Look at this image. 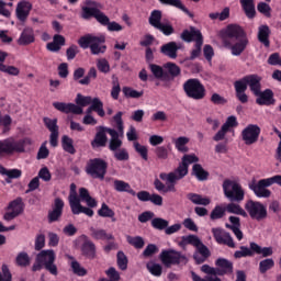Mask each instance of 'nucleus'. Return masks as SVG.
Segmentation results:
<instances>
[{
	"label": "nucleus",
	"instance_id": "nucleus-40",
	"mask_svg": "<svg viewBox=\"0 0 281 281\" xmlns=\"http://www.w3.org/2000/svg\"><path fill=\"white\" fill-rule=\"evenodd\" d=\"M67 258H69V260H72L70 263V267L75 276H79L81 278L87 276V269H85V267H81L78 260H76L72 256H69V255L67 256Z\"/></svg>",
	"mask_w": 281,
	"mask_h": 281
},
{
	"label": "nucleus",
	"instance_id": "nucleus-45",
	"mask_svg": "<svg viewBox=\"0 0 281 281\" xmlns=\"http://www.w3.org/2000/svg\"><path fill=\"white\" fill-rule=\"evenodd\" d=\"M171 175H173L175 183H177V181H181V179L188 175V166L181 162L178 168L171 172Z\"/></svg>",
	"mask_w": 281,
	"mask_h": 281
},
{
	"label": "nucleus",
	"instance_id": "nucleus-30",
	"mask_svg": "<svg viewBox=\"0 0 281 281\" xmlns=\"http://www.w3.org/2000/svg\"><path fill=\"white\" fill-rule=\"evenodd\" d=\"M108 133L111 136L109 149L112 150V153L120 150V148H122V139H120V137H122V134H120V132L115 131L114 128L108 130Z\"/></svg>",
	"mask_w": 281,
	"mask_h": 281
},
{
	"label": "nucleus",
	"instance_id": "nucleus-24",
	"mask_svg": "<svg viewBox=\"0 0 281 281\" xmlns=\"http://www.w3.org/2000/svg\"><path fill=\"white\" fill-rule=\"evenodd\" d=\"M217 268V276H226V273H232L234 271V263L225 258H218L215 261Z\"/></svg>",
	"mask_w": 281,
	"mask_h": 281
},
{
	"label": "nucleus",
	"instance_id": "nucleus-12",
	"mask_svg": "<svg viewBox=\"0 0 281 281\" xmlns=\"http://www.w3.org/2000/svg\"><path fill=\"white\" fill-rule=\"evenodd\" d=\"M160 260L165 267L170 265H181V262H188V258L183 254L176 250H164L160 254Z\"/></svg>",
	"mask_w": 281,
	"mask_h": 281
},
{
	"label": "nucleus",
	"instance_id": "nucleus-46",
	"mask_svg": "<svg viewBox=\"0 0 281 281\" xmlns=\"http://www.w3.org/2000/svg\"><path fill=\"white\" fill-rule=\"evenodd\" d=\"M170 225V222L168 220H164L161 217H154L151 220V227L154 229H158L159 232H166V228Z\"/></svg>",
	"mask_w": 281,
	"mask_h": 281
},
{
	"label": "nucleus",
	"instance_id": "nucleus-61",
	"mask_svg": "<svg viewBox=\"0 0 281 281\" xmlns=\"http://www.w3.org/2000/svg\"><path fill=\"white\" fill-rule=\"evenodd\" d=\"M123 93L125 98H134V99H138V98H142V95H144V91H137L131 87H124Z\"/></svg>",
	"mask_w": 281,
	"mask_h": 281
},
{
	"label": "nucleus",
	"instance_id": "nucleus-34",
	"mask_svg": "<svg viewBox=\"0 0 281 281\" xmlns=\"http://www.w3.org/2000/svg\"><path fill=\"white\" fill-rule=\"evenodd\" d=\"M250 247L252 251H255V255L262 256V258L273 256V247H261L260 245L256 244V241H251Z\"/></svg>",
	"mask_w": 281,
	"mask_h": 281
},
{
	"label": "nucleus",
	"instance_id": "nucleus-8",
	"mask_svg": "<svg viewBox=\"0 0 281 281\" xmlns=\"http://www.w3.org/2000/svg\"><path fill=\"white\" fill-rule=\"evenodd\" d=\"M109 165L102 158L90 159L86 166V172L92 179H100L103 181L106 176V169Z\"/></svg>",
	"mask_w": 281,
	"mask_h": 281
},
{
	"label": "nucleus",
	"instance_id": "nucleus-3",
	"mask_svg": "<svg viewBox=\"0 0 281 281\" xmlns=\"http://www.w3.org/2000/svg\"><path fill=\"white\" fill-rule=\"evenodd\" d=\"M106 42V37L104 35H92V34H87L85 36H81L78 40V45L82 49H89L91 54L94 56H98L100 54H104L106 52V45H102Z\"/></svg>",
	"mask_w": 281,
	"mask_h": 281
},
{
	"label": "nucleus",
	"instance_id": "nucleus-32",
	"mask_svg": "<svg viewBox=\"0 0 281 281\" xmlns=\"http://www.w3.org/2000/svg\"><path fill=\"white\" fill-rule=\"evenodd\" d=\"M0 175H2V177H8L5 179L7 183H12V179H21V175H23V172L21 169H7L0 165Z\"/></svg>",
	"mask_w": 281,
	"mask_h": 281
},
{
	"label": "nucleus",
	"instance_id": "nucleus-19",
	"mask_svg": "<svg viewBox=\"0 0 281 281\" xmlns=\"http://www.w3.org/2000/svg\"><path fill=\"white\" fill-rule=\"evenodd\" d=\"M9 142V155H13V153H25V147L32 144V139L23 138L16 140L14 138H8Z\"/></svg>",
	"mask_w": 281,
	"mask_h": 281
},
{
	"label": "nucleus",
	"instance_id": "nucleus-43",
	"mask_svg": "<svg viewBox=\"0 0 281 281\" xmlns=\"http://www.w3.org/2000/svg\"><path fill=\"white\" fill-rule=\"evenodd\" d=\"M90 106H92L93 111L98 113L100 117H104V115H106L104 112V103L102 100H100V98L92 99Z\"/></svg>",
	"mask_w": 281,
	"mask_h": 281
},
{
	"label": "nucleus",
	"instance_id": "nucleus-14",
	"mask_svg": "<svg viewBox=\"0 0 281 281\" xmlns=\"http://www.w3.org/2000/svg\"><path fill=\"white\" fill-rule=\"evenodd\" d=\"M213 238L216 240L218 245H226V247H231V249H236V243H234V238L227 232H225L221 227L212 228Z\"/></svg>",
	"mask_w": 281,
	"mask_h": 281
},
{
	"label": "nucleus",
	"instance_id": "nucleus-58",
	"mask_svg": "<svg viewBox=\"0 0 281 281\" xmlns=\"http://www.w3.org/2000/svg\"><path fill=\"white\" fill-rule=\"evenodd\" d=\"M92 100H93V98H91L89 95L85 97V95L78 93L76 97V100H75L76 106H80V109H82V106H89V104H91Z\"/></svg>",
	"mask_w": 281,
	"mask_h": 281
},
{
	"label": "nucleus",
	"instance_id": "nucleus-63",
	"mask_svg": "<svg viewBox=\"0 0 281 281\" xmlns=\"http://www.w3.org/2000/svg\"><path fill=\"white\" fill-rule=\"evenodd\" d=\"M247 76L234 82L235 93H243L247 91Z\"/></svg>",
	"mask_w": 281,
	"mask_h": 281
},
{
	"label": "nucleus",
	"instance_id": "nucleus-11",
	"mask_svg": "<svg viewBox=\"0 0 281 281\" xmlns=\"http://www.w3.org/2000/svg\"><path fill=\"white\" fill-rule=\"evenodd\" d=\"M249 190L254 191V194H256L259 199H269L271 196V190L268 188H271L269 184L268 179H261L259 181H256V179H252L248 183Z\"/></svg>",
	"mask_w": 281,
	"mask_h": 281
},
{
	"label": "nucleus",
	"instance_id": "nucleus-22",
	"mask_svg": "<svg viewBox=\"0 0 281 281\" xmlns=\"http://www.w3.org/2000/svg\"><path fill=\"white\" fill-rule=\"evenodd\" d=\"M34 41H36V36L34 35V29H32V26H26L23 29L20 37L18 38V45H32Z\"/></svg>",
	"mask_w": 281,
	"mask_h": 281
},
{
	"label": "nucleus",
	"instance_id": "nucleus-9",
	"mask_svg": "<svg viewBox=\"0 0 281 281\" xmlns=\"http://www.w3.org/2000/svg\"><path fill=\"white\" fill-rule=\"evenodd\" d=\"M70 210L72 214H86V216H93L94 212L92 209L87 206H82L80 203V198H78V193L76 192V183L70 184V194L68 196Z\"/></svg>",
	"mask_w": 281,
	"mask_h": 281
},
{
	"label": "nucleus",
	"instance_id": "nucleus-2",
	"mask_svg": "<svg viewBox=\"0 0 281 281\" xmlns=\"http://www.w3.org/2000/svg\"><path fill=\"white\" fill-rule=\"evenodd\" d=\"M181 245H192V247H195V251L193 252L195 265H203L212 256L210 248L196 235L182 236Z\"/></svg>",
	"mask_w": 281,
	"mask_h": 281
},
{
	"label": "nucleus",
	"instance_id": "nucleus-38",
	"mask_svg": "<svg viewBox=\"0 0 281 281\" xmlns=\"http://www.w3.org/2000/svg\"><path fill=\"white\" fill-rule=\"evenodd\" d=\"M191 175H193L198 181H207V177H210V172L203 169L201 164L193 165Z\"/></svg>",
	"mask_w": 281,
	"mask_h": 281
},
{
	"label": "nucleus",
	"instance_id": "nucleus-26",
	"mask_svg": "<svg viewBox=\"0 0 281 281\" xmlns=\"http://www.w3.org/2000/svg\"><path fill=\"white\" fill-rule=\"evenodd\" d=\"M228 221L231 224H226L227 229H232L233 234H235L237 240H243L244 234L240 231V217L238 216H229Z\"/></svg>",
	"mask_w": 281,
	"mask_h": 281
},
{
	"label": "nucleus",
	"instance_id": "nucleus-59",
	"mask_svg": "<svg viewBox=\"0 0 281 281\" xmlns=\"http://www.w3.org/2000/svg\"><path fill=\"white\" fill-rule=\"evenodd\" d=\"M209 18L212 21H216V19H218V21H225V20L229 19V8H225L221 13H218V12L210 13Z\"/></svg>",
	"mask_w": 281,
	"mask_h": 281
},
{
	"label": "nucleus",
	"instance_id": "nucleus-44",
	"mask_svg": "<svg viewBox=\"0 0 281 281\" xmlns=\"http://www.w3.org/2000/svg\"><path fill=\"white\" fill-rule=\"evenodd\" d=\"M98 214L102 217V218H112V223H115V212L113 210H111V207H109L106 205V203H103L101 205V209L98 211Z\"/></svg>",
	"mask_w": 281,
	"mask_h": 281
},
{
	"label": "nucleus",
	"instance_id": "nucleus-1",
	"mask_svg": "<svg viewBox=\"0 0 281 281\" xmlns=\"http://www.w3.org/2000/svg\"><path fill=\"white\" fill-rule=\"evenodd\" d=\"M46 269L50 276H58V266H56V252L53 249L41 250L32 266V271Z\"/></svg>",
	"mask_w": 281,
	"mask_h": 281
},
{
	"label": "nucleus",
	"instance_id": "nucleus-62",
	"mask_svg": "<svg viewBox=\"0 0 281 281\" xmlns=\"http://www.w3.org/2000/svg\"><path fill=\"white\" fill-rule=\"evenodd\" d=\"M147 270L149 271V273H151V276H155L156 278H159L162 272L161 265L155 262H148Z\"/></svg>",
	"mask_w": 281,
	"mask_h": 281
},
{
	"label": "nucleus",
	"instance_id": "nucleus-28",
	"mask_svg": "<svg viewBox=\"0 0 281 281\" xmlns=\"http://www.w3.org/2000/svg\"><path fill=\"white\" fill-rule=\"evenodd\" d=\"M260 80L262 79L258 75L246 76L247 86L249 87L254 95H260V91H261Z\"/></svg>",
	"mask_w": 281,
	"mask_h": 281
},
{
	"label": "nucleus",
	"instance_id": "nucleus-60",
	"mask_svg": "<svg viewBox=\"0 0 281 281\" xmlns=\"http://www.w3.org/2000/svg\"><path fill=\"white\" fill-rule=\"evenodd\" d=\"M134 148L138 155H140L144 161H148V147L139 144V142H134Z\"/></svg>",
	"mask_w": 281,
	"mask_h": 281
},
{
	"label": "nucleus",
	"instance_id": "nucleus-56",
	"mask_svg": "<svg viewBox=\"0 0 281 281\" xmlns=\"http://www.w3.org/2000/svg\"><path fill=\"white\" fill-rule=\"evenodd\" d=\"M225 206L216 205L210 215L211 221H218L225 216Z\"/></svg>",
	"mask_w": 281,
	"mask_h": 281
},
{
	"label": "nucleus",
	"instance_id": "nucleus-7",
	"mask_svg": "<svg viewBox=\"0 0 281 281\" xmlns=\"http://www.w3.org/2000/svg\"><path fill=\"white\" fill-rule=\"evenodd\" d=\"M182 88L187 98L191 100H203L205 98V86L196 78L188 79Z\"/></svg>",
	"mask_w": 281,
	"mask_h": 281
},
{
	"label": "nucleus",
	"instance_id": "nucleus-15",
	"mask_svg": "<svg viewBox=\"0 0 281 281\" xmlns=\"http://www.w3.org/2000/svg\"><path fill=\"white\" fill-rule=\"evenodd\" d=\"M30 12H32V2L22 0L16 4L15 16L20 23H26Z\"/></svg>",
	"mask_w": 281,
	"mask_h": 281
},
{
	"label": "nucleus",
	"instance_id": "nucleus-42",
	"mask_svg": "<svg viewBox=\"0 0 281 281\" xmlns=\"http://www.w3.org/2000/svg\"><path fill=\"white\" fill-rule=\"evenodd\" d=\"M61 147L66 153L70 155H76V148L74 147V139L71 137L64 135L61 137Z\"/></svg>",
	"mask_w": 281,
	"mask_h": 281
},
{
	"label": "nucleus",
	"instance_id": "nucleus-48",
	"mask_svg": "<svg viewBox=\"0 0 281 281\" xmlns=\"http://www.w3.org/2000/svg\"><path fill=\"white\" fill-rule=\"evenodd\" d=\"M160 24H162L161 23V11L154 10L149 16V25H151V27H155L157 30Z\"/></svg>",
	"mask_w": 281,
	"mask_h": 281
},
{
	"label": "nucleus",
	"instance_id": "nucleus-41",
	"mask_svg": "<svg viewBox=\"0 0 281 281\" xmlns=\"http://www.w3.org/2000/svg\"><path fill=\"white\" fill-rule=\"evenodd\" d=\"M251 256H255L254 249L247 246H240L239 250H236L234 252V258L240 259V258H251Z\"/></svg>",
	"mask_w": 281,
	"mask_h": 281
},
{
	"label": "nucleus",
	"instance_id": "nucleus-10",
	"mask_svg": "<svg viewBox=\"0 0 281 281\" xmlns=\"http://www.w3.org/2000/svg\"><path fill=\"white\" fill-rule=\"evenodd\" d=\"M245 210L250 218L252 221H257V223H260V221H265V218H267V206H265V204L261 202L248 200L245 203Z\"/></svg>",
	"mask_w": 281,
	"mask_h": 281
},
{
	"label": "nucleus",
	"instance_id": "nucleus-37",
	"mask_svg": "<svg viewBox=\"0 0 281 281\" xmlns=\"http://www.w3.org/2000/svg\"><path fill=\"white\" fill-rule=\"evenodd\" d=\"M114 190H116V192H127V194H132V196H136L137 194L135 190L131 188V184L124 180H114Z\"/></svg>",
	"mask_w": 281,
	"mask_h": 281
},
{
	"label": "nucleus",
	"instance_id": "nucleus-13",
	"mask_svg": "<svg viewBox=\"0 0 281 281\" xmlns=\"http://www.w3.org/2000/svg\"><path fill=\"white\" fill-rule=\"evenodd\" d=\"M260 133V126L256 124H249L241 131V139L246 146H251L258 142Z\"/></svg>",
	"mask_w": 281,
	"mask_h": 281
},
{
	"label": "nucleus",
	"instance_id": "nucleus-39",
	"mask_svg": "<svg viewBox=\"0 0 281 281\" xmlns=\"http://www.w3.org/2000/svg\"><path fill=\"white\" fill-rule=\"evenodd\" d=\"M175 147L179 153H188V144H190V138L187 136H180L173 139Z\"/></svg>",
	"mask_w": 281,
	"mask_h": 281
},
{
	"label": "nucleus",
	"instance_id": "nucleus-17",
	"mask_svg": "<svg viewBox=\"0 0 281 281\" xmlns=\"http://www.w3.org/2000/svg\"><path fill=\"white\" fill-rule=\"evenodd\" d=\"M109 131H112V128L104 126L97 127V134L94 135V138L91 142L92 148H104V146H106V142H109L106 133H109Z\"/></svg>",
	"mask_w": 281,
	"mask_h": 281
},
{
	"label": "nucleus",
	"instance_id": "nucleus-53",
	"mask_svg": "<svg viewBox=\"0 0 281 281\" xmlns=\"http://www.w3.org/2000/svg\"><path fill=\"white\" fill-rule=\"evenodd\" d=\"M98 78V70L92 67L89 69L86 77L79 80V85H91V80H95Z\"/></svg>",
	"mask_w": 281,
	"mask_h": 281
},
{
	"label": "nucleus",
	"instance_id": "nucleus-23",
	"mask_svg": "<svg viewBox=\"0 0 281 281\" xmlns=\"http://www.w3.org/2000/svg\"><path fill=\"white\" fill-rule=\"evenodd\" d=\"M89 232L93 240H115V236H113L111 233H108L104 228H95L90 226Z\"/></svg>",
	"mask_w": 281,
	"mask_h": 281
},
{
	"label": "nucleus",
	"instance_id": "nucleus-54",
	"mask_svg": "<svg viewBox=\"0 0 281 281\" xmlns=\"http://www.w3.org/2000/svg\"><path fill=\"white\" fill-rule=\"evenodd\" d=\"M30 255H27L25 251L20 252L15 258V263L18 267H30Z\"/></svg>",
	"mask_w": 281,
	"mask_h": 281
},
{
	"label": "nucleus",
	"instance_id": "nucleus-47",
	"mask_svg": "<svg viewBox=\"0 0 281 281\" xmlns=\"http://www.w3.org/2000/svg\"><path fill=\"white\" fill-rule=\"evenodd\" d=\"M126 240L128 245H132V247H135V249H144V245H146L142 236L133 237L131 235H127Z\"/></svg>",
	"mask_w": 281,
	"mask_h": 281
},
{
	"label": "nucleus",
	"instance_id": "nucleus-27",
	"mask_svg": "<svg viewBox=\"0 0 281 281\" xmlns=\"http://www.w3.org/2000/svg\"><path fill=\"white\" fill-rule=\"evenodd\" d=\"M81 254L82 256L88 258V260H95V257H97L95 244L89 239H86L81 245Z\"/></svg>",
	"mask_w": 281,
	"mask_h": 281
},
{
	"label": "nucleus",
	"instance_id": "nucleus-25",
	"mask_svg": "<svg viewBox=\"0 0 281 281\" xmlns=\"http://www.w3.org/2000/svg\"><path fill=\"white\" fill-rule=\"evenodd\" d=\"M256 102L259 106H269L270 104H273L276 102L273 99V91H271V89H266L263 92L260 90Z\"/></svg>",
	"mask_w": 281,
	"mask_h": 281
},
{
	"label": "nucleus",
	"instance_id": "nucleus-50",
	"mask_svg": "<svg viewBox=\"0 0 281 281\" xmlns=\"http://www.w3.org/2000/svg\"><path fill=\"white\" fill-rule=\"evenodd\" d=\"M124 115L123 112H117L113 116V122L115 124V127L117 128V133H120L121 137H124V121L122 120V116Z\"/></svg>",
	"mask_w": 281,
	"mask_h": 281
},
{
	"label": "nucleus",
	"instance_id": "nucleus-49",
	"mask_svg": "<svg viewBox=\"0 0 281 281\" xmlns=\"http://www.w3.org/2000/svg\"><path fill=\"white\" fill-rule=\"evenodd\" d=\"M8 210H11V212L18 214V216L23 212V199L18 198L10 202Z\"/></svg>",
	"mask_w": 281,
	"mask_h": 281
},
{
	"label": "nucleus",
	"instance_id": "nucleus-5",
	"mask_svg": "<svg viewBox=\"0 0 281 281\" xmlns=\"http://www.w3.org/2000/svg\"><path fill=\"white\" fill-rule=\"evenodd\" d=\"M181 41L184 43L195 42V48L191 52L190 60H194V58H199L201 56V47H203V34L201 31L194 26H190L189 30L182 31L180 34Z\"/></svg>",
	"mask_w": 281,
	"mask_h": 281
},
{
	"label": "nucleus",
	"instance_id": "nucleus-18",
	"mask_svg": "<svg viewBox=\"0 0 281 281\" xmlns=\"http://www.w3.org/2000/svg\"><path fill=\"white\" fill-rule=\"evenodd\" d=\"M53 106L57 111H60V113H72L74 115H82L83 113L82 108L76 105V103L54 102Z\"/></svg>",
	"mask_w": 281,
	"mask_h": 281
},
{
	"label": "nucleus",
	"instance_id": "nucleus-57",
	"mask_svg": "<svg viewBox=\"0 0 281 281\" xmlns=\"http://www.w3.org/2000/svg\"><path fill=\"white\" fill-rule=\"evenodd\" d=\"M43 122L50 133H58V119L44 117Z\"/></svg>",
	"mask_w": 281,
	"mask_h": 281
},
{
	"label": "nucleus",
	"instance_id": "nucleus-55",
	"mask_svg": "<svg viewBox=\"0 0 281 281\" xmlns=\"http://www.w3.org/2000/svg\"><path fill=\"white\" fill-rule=\"evenodd\" d=\"M276 267V261L273 259H263L259 262V271L260 273H267L269 270Z\"/></svg>",
	"mask_w": 281,
	"mask_h": 281
},
{
	"label": "nucleus",
	"instance_id": "nucleus-35",
	"mask_svg": "<svg viewBox=\"0 0 281 281\" xmlns=\"http://www.w3.org/2000/svg\"><path fill=\"white\" fill-rule=\"evenodd\" d=\"M239 3L248 19L256 16V4L254 0H239Z\"/></svg>",
	"mask_w": 281,
	"mask_h": 281
},
{
	"label": "nucleus",
	"instance_id": "nucleus-21",
	"mask_svg": "<svg viewBox=\"0 0 281 281\" xmlns=\"http://www.w3.org/2000/svg\"><path fill=\"white\" fill-rule=\"evenodd\" d=\"M182 48L183 44H177V42H169L160 47V52L164 54V56L175 59L177 58V53L179 52V49Z\"/></svg>",
	"mask_w": 281,
	"mask_h": 281
},
{
	"label": "nucleus",
	"instance_id": "nucleus-29",
	"mask_svg": "<svg viewBox=\"0 0 281 281\" xmlns=\"http://www.w3.org/2000/svg\"><path fill=\"white\" fill-rule=\"evenodd\" d=\"M271 36V29H269V25L263 24L260 25L258 29L257 38L261 45H265L266 47H270L271 42L269 41V37Z\"/></svg>",
	"mask_w": 281,
	"mask_h": 281
},
{
	"label": "nucleus",
	"instance_id": "nucleus-33",
	"mask_svg": "<svg viewBox=\"0 0 281 281\" xmlns=\"http://www.w3.org/2000/svg\"><path fill=\"white\" fill-rule=\"evenodd\" d=\"M236 43L231 46V52L233 56H240L243 52L247 49V45H249V38L244 37L241 40H235Z\"/></svg>",
	"mask_w": 281,
	"mask_h": 281
},
{
	"label": "nucleus",
	"instance_id": "nucleus-4",
	"mask_svg": "<svg viewBox=\"0 0 281 281\" xmlns=\"http://www.w3.org/2000/svg\"><path fill=\"white\" fill-rule=\"evenodd\" d=\"M81 19L89 21L95 19L100 25H109L110 19L100 10V3L93 0H86L85 5L81 8Z\"/></svg>",
	"mask_w": 281,
	"mask_h": 281
},
{
	"label": "nucleus",
	"instance_id": "nucleus-16",
	"mask_svg": "<svg viewBox=\"0 0 281 281\" xmlns=\"http://www.w3.org/2000/svg\"><path fill=\"white\" fill-rule=\"evenodd\" d=\"M224 38H231L232 41H240L243 38H247V33L241 29L238 24H229L224 30Z\"/></svg>",
	"mask_w": 281,
	"mask_h": 281
},
{
	"label": "nucleus",
	"instance_id": "nucleus-31",
	"mask_svg": "<svg viewBox=\"0 0 281 281\" xmlns=\"http://www.w3.org/2000/svg\"><path fill=\"white\" fill-rule=\"evenodd\" d=\"M5 58H8V53L0 52V71H2V74H9V76H19V68L14 66H5L3 64L5 63Z\"/></svg>",
	"mask_w": 281,
	"mask_h": 281
},
{
	"label": "nucleus",
	"instance_id": "nucleus-64",
	"mask_svg": "<svg viewBox=\"0 0 281 281\" xmlns=\"http://www.w3.org/2000/svg\"><path fill=\"white\" fill-rule=\"evenodd\" d=\"M156 30L162 32L165 36H171V34H175V27L169 22L160 24Z\"/></svg>",
	"mask_w": 281,
	"mask_h": 281
},
{
	"label": "nucleus",
	"instance_id": "nucleus-20",
	"mask_svg": "<svg viewBox=\"0 0 281 281\" xmlns=\"http://www.w3.org/2000/svg\"><path fill=\"white\" fill-rule=\"evenodd\" d=\"M64 207L65 202L60 198H56L53 210L48 213V223H56L63 216Z\"/></svg>",
	"mask_w": 281,
	"mask_h": 281
},
{
	"label": "nucleus",
	"instance_id": "nucleus-51",
	"mask_svg": "<svg viewBox=\"0 0 281 281\" xmlns=\"http://www.w3.org/2000/svg\"><path fill=\"white\" fill-rule=\"evenodd\" d=\"M105 276H108L109 279L106 278H101L98 281H120V272L114 268L111 267L105 271Z\"/></svg>",
	"mask_w": 281,
	"mask_h": 281
},
{
	"label": "nucleus",
	"instance_id": "nucleus-52",
	"mask_svg": "<svg viewBox=\"0 0 281 281\" xmlns=\"http://www.w3.org/2000/svg\"><path fill=\"white\" fill-rule=\"evenodd\" d=\"M116 258L119 269H121V271H126V269H128V258L124 251H119Z\"/></svg>",
	"mask_w": 281,
	"mask_h": 281
},
{
	"label": "nucleus",
	"instance_id": "nucleus-6",
	"mask_svg": "<svg viewBox=\"0 0 281 281\" xmlns=\"http://www.w3.org/2000/svg\"><path fill=\"white\" fill-rule=\"evenodd\" d=\"M222 188L224 195L228 201L235 203H241V201H245V190L237 181L226 179L224 180Z\"/></svg>",
	"mask_w": 281,
	"mask_h": 281
},
{
	"label": "nucleus",
	"instance_id": "nucleus-36",
	"mask_svg": "<svg viewBox=\"0 0 281 281\" xmlns=\"http://www.w3.org/2000/svg\"><path fill=\"white\" fill-rule=\"evenodd\" d=\"M187 199L191 201L194 205H210L212 200L210 198H203V195L199 193H188Z\"/></svg>",
	"mask_w": 281,
	"mask_h": 281
}]
</instances>
